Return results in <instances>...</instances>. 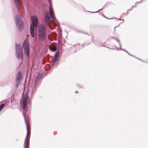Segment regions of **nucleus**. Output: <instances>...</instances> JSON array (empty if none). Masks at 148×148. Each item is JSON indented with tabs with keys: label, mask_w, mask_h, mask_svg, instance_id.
<instances>
[{
	"label": "nucleus",
	"mask_w": 148,
	"mask_h": 148,
	"mask_svg": "<svg viewBox=\"0 0 148 148\" xmlns=\"http://www.w3.org/2000/svg\"><path fill=\"white\" fill-rule=\"evenodd\" d=\"M49 70H48L47 67V66L45 67V70L46 71V72L47 73L51 71V68L50 67H49Z\"/></svg>",
	"instance_id": "17"
},
{
	"label": "nucleus",
	"mask_w": 148,
	"mask_h": 148,
	"mask_svg": "<svg viewBox=\"0 0 148 148\" xmlns=\"http://www.w3.org/2000/svg\"><path fill=\"white\" fill-rule=\"evenodd\" d=\"M1 85H0V86H1Z\"/></svg>",
	"instance_id": "42"
},
{
	"label": "nucleus",
	"mask_w": 148,
	"mask_h": 148,
	"mask_svg": "<svg viewBox=\"0 0 148 148\" xmlns=\"http://www.w3.org/2000/svg\"><path fill=\"white\" fill-rule=\"evenodd\" d=\"M100 15H101V16H103V17H104L105 18H107V19H112V18H106V16H104L103 14H102L101 13H99Z\"/></svg>",
	"instance_id": "20"
},
{
	"label": "nucleus",
	"mask_w": 148,
	"mask_h": 148,
	"mask_svg": "<svg viewBox=\"0 0 148 148\" xmlns=\"http://www.w3.org/2000/svg\"><path fill=\"white\" fill-rule=\"evenodd\" d=\"M120 24H121V23H119V25H118V26H116L115 27H114V30H115V28L116 27H118V26H119V25H120Z\"/></svg>",
	"instance_id": "24"
},
{
	"label": "nucleus",
	"mask_w": 148,
	"mask_h": 148,
	"mask_svg": "<svg viewBox=\"0 0 148 148\" xmlns=\"http://www.w3.org/2000/svg\"><path fill=\"white\" fill-rule=\"evenodd\" d=\"M29 113L30 112L28 110H23V114L24 117L27 130V134L24 144V148H29V138L28 137V135L29 130V127L30 125V123L29 122Z\"/></svg>",
	"instance_id": "1"
},
{
	"label": "nucleus",
	"mask_w": 148,
	"mask_h": 148,
	"mask_svg": "<svg viewBox=\"0 0 148 148\" xmlns=\"http://www.w3.org/2000/svg\"><path fill=\"white\" fill-rule=\"evenodd\" d=\"M30 19L32 22L30 26V32L31 36L34 38V27H36L38 23V18L36 16L34 15L30 17Z\"/></svg>",
	"instance_id": "4"
},
{
	"label": "nucleus",
	"mask_w": 148,
	"mask_h": 148,
	"mask_svg": "<svg viewBox=\"0 0 148 148\" xmlns=\"http://www.w3.org/2000/svg\"><path fill=\"white\" fill-rule=\"evenodd\" d=\"M116 18V19H118V20H121V19L120 18L118 19V18Z\"/></svg>",
	"instance_id": "30"
},
{
	"label": "nucleus",
	"mask_w": 148,
	"mask_h": 148,
	"mask_svg": "<svg viewBox=\"0 0 148 148\" xmlns=\"http://www.w3.org/2000/svg\"><path fill=\"white\" fill-rule=\"evenodd\" d=\"M75 92L76 93H78V91H75Z\"/></svg>",
	"instance_id": "32"
},
{
	"label": "nucleus",
	"mask_w": 148,
	"mask_h": 148,
	"mask_svg": "<svg viewBox=\"0 0 148 148\" xmlns=\"http://www.w3.org/2000/svg\"><path fill=\"white\" fill-rule=\"evenodd\" d=\"M48 2L49 3V14H47L45 16V17L44 18V21L45 24L47 25H49L51 19H53V20H55L58 21L56 19L55 16H53L52 15V12L51 8V7L52 6L51 0H48Z\"/></svg>",
	"instance_id": "5"
},
{
	"label": "nucleus",
	"mask_w": 148,
	"mask_h": 148,
	"mask_svg": "<svg viewBox=\"0 0 148 148\" xmlns=\"http://www.w3.org/2000/svg\"><path fill=\"white\" fill-rule=\"evenodd\" d=\"M93 39H94V37H93V36H92V41H93Z\"/></svg>",
	"instance_id": "28"
},
{
	"label": "nucleus",
	"mask_w": 148,
	"mask_h": 148,
	"mask_svg": "<svg viewBox=\"0 0 148 148\" xmlns=\"http://www.w3.org/2000/svg\"><path fill=\"white\" fill-rule=\"evenodd\" d=\"M119 46H120V47H119V48H117V47H116V48H117L118 49H120V50H122V51H125L126 52H127V51L125 49H122V48H121V44L120 43L119 44Z\"/></svg>",
	"instance_id": "15"
},
{
	"label": "nucleus",
	"mask_w": 148,
	"mask_h": 148,
	"mask_svg": "<svg viewBox=\"0 0 148 148\" xmlns=\"http://www.w3.org/2000/svg\"><path fill=\"white\" fill-rule=\"evenodd\" d=\"M133 57H134V58H136L135 56H133Z\"/></svg>",
	"instance_id": "36"
},
{
	"label": "nucleus",
	"mask_w": 148,
	"mask_h": 148,
	"mask_svg": "<svg viewBox=\"0 0 148 148\" xmlns=\"http://www.w3.org/2000/svg\"><path fill=\"white\" fill-rule=\"evenodd\" d=\"M110 40V38H109V39H107V40H107H107H108H108Z\"/></svg>",
	"instance_id": "31"
},
{
	"label": "nucleus",
	"mask_w": 148,
	"mask_h": 148,
	"mask_svg": "<svg viewBox=\"0 0 148 148\" xmlns=\"http://www.w3.org/2000/svg\"><path fill=\"white\" fill-rule=\"evenodd\" d=\"M22 78L23 76L21 72L20 71H18L16 74V80L21 82Z\"/></svg>",
	"instance_id": "9"
},
{
	"label": "nucleus",
	"mask_w": 148,
	"mask_h": 148,
	"mask_svg": "<svg viewBox=\"0 0 148 148\" xmlns=\"http://www.w3.org/2000/svg\"><path fill=\"white\" fill-rule=\"evenodd\" d=\"M58 43H59V44H60V40H58Z\"/></svg>",
	"instance_id": "29"
},
{
	"label": "nucleus",
	"mask_w": 148,
	"mask_h": 148,
	"mask_svg": "<svg viewBox=\"0 0 148 148\" xmlns=\"http://www.w3.org/2000/svg\"><path fill=\"white\" fill-rule=\"evenodd\" d=\"M23 47L24 49L29 48L28 43L26 41V40H25L23 42Z\"/></svg>",
	"instance_id": "11"
},
{
	"label": "nucleus",
	"mask_w": 148,
	"mask_h": 148,
	"mask_svg": "<svg viewBox=\"0 0 148 148\" xmlns=\"http://www.w3.org/2000/svg\"><path fill=\"white\" fill-rule=\"evenodd\" d=\"M76 45H73V46H75Z\"/></svg>",
	"instance_id": "34"
},
{
	"label": "nucleus",
	"mask_w": 148,
	"mask_h": 148,
	"mask_svg": "<svg viewBox=\"0 0 148 148\" xmlns=\"http://www.w3.org/2000/svg\"><path fill=\"white\" fill-rule=\"evenodd\" d=\"M44 74V71H41L39 72L35 79L33 80L31 88H29V92H30L31 93V97L37 91L38 87L41 83Z\"/></svg>",
	"instance_id": "2"
},
{
	"label": "nucleus",
	"mask_w": 148,
	"mask_h": 148,
	"mask_svg": "<svg viewBox=\"0 0 148 148\" xmlns=\"http://www.w3.org/2000/svg\"><path fill=\"white\" fill-rule=\"evenodd\" d=\"M77 32L78 33H84L85 34H87L88 35H89L87 33L84 32L82 31L78 30V31H77Z\"/></svg>",
	"instance_id": "18"
},
{
	"label": "nucleus",
	"mask_w": 148,
	"mask_h": 148,
	"mask_svg": "<svg viewBox=\"0 0 148 148\" xmlns=\"http://www.w3.org/2000/svg\"><path fill=\"white\" fill-rule=\"evenodd\" d=\"M128 12L127 11V13H126V14H127H127H128Z\"/></svg>",
	"instance_id": "33"
},
{
	"label": "nucleus",
	"mask_w": 148,
	"mask_h": 148,
	"mask_svg": "<svg viewBox=\"0 0 148 148\" xmlns=\"http://www.w3.org/2000/svg\"><path fill=\"white\" fill-rule=\"evenodd\" d=\"M107 47V48H109V47ZM110 49H112V48H110Z\"/></svg>",
	"instance_id": "35"
},
{
	"label": "nucleus",
	"mask_w": 148,
	"mask_h": 148,
	"mask_svg": "<svg viewBox=\"0 0 148 148\" xmlns=\"http://www.w3.org/2000/svg\"><path fill=\"white\" fill-rule=\"evenodd\" d=\"M21 45L20 44L16 43L15 50L16 56L18 59H23V56L21 49Z\"/></svg>",
	"instance_id": "7"
},
{
	"label": "nucleus",
	"mask_w": 148,
	"mask_h": 148,
	"mask_svg": "<svg viewBox=\"0 0 148 148\" xmlns=\"http://www.w3.org/2000/svg\"><path fill=\"white\" fill-rule=\"evenodd\" d=\"M76 51H75V52H74V53H75L76 52Z\"/></svg>",
	"instance_id": "39"
},
{
	"label": "nucleus",
	"mask_w": 148,
	"mask_h": 148,
	"mask_svg": "<svg viewBox=\"0 0 148 148\" xmlns=\"http://www.w3.org/2000/svg\"><path fill=\"white\" fill-rule=\"evenodd\" d=\"M5 105V104L4 103H2L0 105V112L2 110L3 108H4Z\"/></svg>",
	"instance_id": "14"
},
{
	"label": "nucleus",
	"mask_w": 148,
	"mask_h": 148,
	"mask_svg": "<svg viewBox=\"0 0 148 148\" xmlns=\"http://www.w3.org/2000/svg\"><path fill=\"white\" fill-rule=\"evenodd\" d=\"M104 7V6L103 7V8L100 9V10H99L97 11V12H90L91 13H98V12L100 10H102V9H103V7Z\"/></svg>",
	"instance_id": "19"
},
{
	"label": "nucleus",
	"mask_w": 148,
	"mask_h": 148,
	"mask_svg": "<svg viewBox=\"0 0 148 148\" xmlns=\"http://www.w3.org/2000/svg\"><path fill=\"white\" fill-rule=\"evenodd\" d=\"M60 52L59 51H58L54 55V58L53 59L51 65L52 66H54L58 64L59 59L60 58Z\"/></svg>",
	"instance_id": "8"
},
{
	"label": "nucleus",
	"mask_w": 148,
	"mask_h": 148,
	"mask_svg": "<svg viewBox=\"0 0 148 148\" xmlns=\"http://www.w3.org/2000/svg\"><path fill=\"white\" fill-rule=\"evenodd\" d=\"M126 52L129 55L131 56H133L131 54H130V53H129L128 51H127V52Z\"/></svg>",
	"instance_id": "22"
},
{
	"label": "nucleus",
	"mask_w": 148,
	"mask_h": 148,
	"mask_svg": "<svg viewBox=\"0 0 148 148\" xmlns=\"http://www.w3.org/2000/svg\"><path fill=\"white\" fill-rule=\"evenodd\" d=\"M125 15H127V14H125V13H123L122 15L121 16V18H123V17Z\"/></svg>",
	"instance_id": "21"
},
{
	"label": "nucleus",
	"mask_w": 148,
	"mask_h": 148,
	"mask_svg": "<svg viewBox=\"0 0 148 148\" xmlns=\"http://www.w3.org/2000/svg\"><path fill=\"white\" fill-rule=\"evenodd\" d=\"M46 27L43 23H42L39 25L38 29V36L40 40H43L46 38Z\"/></svg>",
	"instance_id": "3"
},
{
	"label": "nucleus",
	"mask_w": 148,
	"mask_h": 148,
	"mask_svg": "<svg viewBox=\"0 0 148 148\" xmlns=\"http://www.w3.org/2000/svg\"><path fill=\"white\" fill-rule=\"evenodd\" d=\"M123 22H124V19H123Z\"/></svg>",
	"instance_id": "37"
},
{
	"label": "nucleus",
	"mask_w": 148,
	"mask_h": 148,
	"mask_svg": "<svg viewBox=\"0 0 148 148\" xmlns=\"http://www.w3.org/2000/svg\"><path fill=\"white\" fill-rule=\"evenodd\" d=\"M111 38L116 40L117 42H118L119 43V44L120 43V41L118 38H116L113 36H111Z\"/></svg>",
	"instance_id": "16"
},
{
	"label": "nucleus",
	"mask_w": 148,
	"mask_h": 148,
	"mask_svg": "<svg viewBox=\"0 0 148 148\" xmlns=\"http://www.w3.org/2000/svg\"><path fill=\"white\" fill-rule=\"evenodd\" d=\"M50 49L51 51H55L57 49V48L55 46H54L52 47H50Z\"/></svg>",
	"instance_id": "13"
},
{
	"label": "nucleus",
	"mask_w": 148,
	"mask_h": 148,
	"mask_svg": "<svg viewBox=\"0 0 148 148\" xmlns=\"http://www.w3.org/2000/svg\"><path fill=\"white\" fill-rule=\"evenodd\" d=\"M65 40H64V42H65Z\"/></svg>",
	"instance_id": "40"
},
{
	"label": "nucleus",
	"mask_w": 148,
	"mask_h": 148,
	"mask_svg": "<svg viewBox=\"0 0 148 148\" xmlns=\"http://www.w3.org/2000/svg\"><path fill=\"white\" fill-rule=\"evenodd\" d=\"M142 1V0H141V1H140L139 2H136V3H135V4L136 5H137V3H140V2L141 1Z\"/></svg>",
	"instance_id": "23"
},
{
	"label": "nucleus",
	"mask_w": 148,
	"mask_h": 148,
	"mask_svg": "<svg viewBox=\"0 0 148 148\" xmlns=\"http://www.w3.org/2000/svg\"><path fill=\"white\" fill-rule=\"evenodd\" d=\"M20 82L16 80L15 86V88L16 90L17 89L19 85L20 84Z\"/></svg>",
	"instance_id": "12"
},
{
	"label": "nucleus",
	"mask_w": 148,
	"mask_h": 148,
	"mask_svg": "<svg viewBox=\"0 0 148 148\" xmlns=\"http://www.w3.org/2000/svg\"><path fill=\"white\" fill-rule=\"evenodd\" d=\"M78 44L79 45V43H78Z\"/></svg>",
	"instance_id": "41"
},
{
	"label": "nucleus",
	"mask_w": 148,
	"mask_h": 148,
	"mask_svg": "<svg viewBox=\"0 0 148 148\" xmlns=\"http://www.w3.org/2000/svg\"><path fill=\"white\" fill-rule=\"evenodd\" d=\"M82 46L83 47V46H84V44H83L82 45Z\"/></svg>",
	"instance_id": "38"
},
{
	"label": "nucleus",
	"mask_w": 148,
	"mask_h": 148,
	"mask_svg": "<svg viewBox=\"0 0 148 148\" xmlns=\"http://www.w3.org/2000/svg\"><path fill=\"white\" fill-rule=\"evenodd\" d=\"M24 52L27 58H29V49H24Z\"/></svg>",
	"instance_id": "10"
},
{
	"label": "nucleus",
	"mask_w": 148,
	"mask_h": 148,
	"mask_svg": "<svg viewBox=\"0 0 148 148\" xmlns=\"http://www.w3.org/2000/svg\"><path fill=\"white\" fill-rule=\"evenodd\" d=\"M15 22L16 26L18 30L20 32L24 28V23L21 20L20 15H16L15 16Z\"/></svg>",
	"instance_id": "6"
},
{
	"label": "nucleus",
	"mask_w": 148,
	"mask_h": 148,
	"mask_svg": "<svg viewBox=\"0 0 148 148\" xmlns=\"http://www.w3.org/2000/svg\"><path fill=\"white\" fill-rule=\"evenodd\" d=\"M136 7V6H134V5H133V6H132V8H135Z\"/></svg>",
	"instance_id": "25"
},
{
	"label": "nucleus",
	"mask_w": 148,
	"mask_h": 148,
	"mask_svg": "<svg viewBox=\"0 0 148 148\" xmlns=\"http://www.w3.org/2000/svg\"><path fill=\"white\" fill-rule=\"evenodd\" d=\"M132 10V9H128V10L127 11H131Z\"/></svg>",
	"instance_id": "27"
},
{
	"label": "nucleus",
	"mask_w": 148,
	"mask_h": 148,
	"mask_svg": "<svg viewBox=\"0 0 148 148\" xmlns=\"http://www.w3.org/2000/svg\"><path fill=\"white\" fill-rule=\"evenodd\" d=\"M137 59L138 60H141V61H143L142 60H141V59H139V58H137Z\"/></svg>",
	"instance_id": "26"
}]
</instances>
